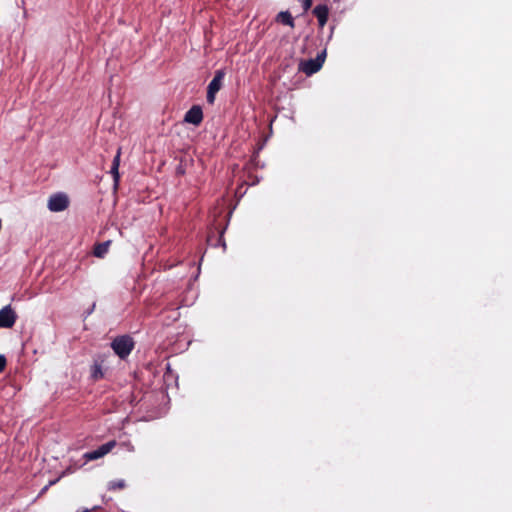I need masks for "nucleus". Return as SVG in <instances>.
Returning a JSON list of instances; mask_svg holds the SVG:
<instances>
[{
    "label": "nucleus",
    "instance_id": "nucleus-1",
    "mask_svg": "<svg viewBox=\"0 0 512 512\" xmlns=\"http://www.w3.org/2000/svg\"><path fill=\"white\" fill-rule=\"evenodd\" d=\"M111 347L117 356L125 359L133 350L134 341L129 335L118 336L112 341Z\"/></svg>",
    "mask_w": 512,
    "mask_h": 512
},
{
    "label": "nucleus",
    "instance_id": "nucleus-2",
    "mask_svg": "<svg viewBox=\"0 0 512 512\" xmlns=\"http://www.w3.org/2000/svg\"><path fill=\"white\" fill-rule=\"evenodd\" d=\"M224 77H225V72L223 69H219V70L215 71L214 77L207 87L206 99L209 104H214L216 94L220 91V89L223 86Z\"/></svg>",
    "mask_w": 512,
    "mask_h": 512
},
{
    "label": "nucleus",
    "instance_id": "nucleus-3",
    "mask_svg": "<svg viewBox=\"0 0 512 512\" xmlns=\"http://www.w3.org/2000/svg\"><path fill=\"white\" fill-rule=\"evenodd\" d=\"M326 52L318 54L316 58L302 61L299 65V70L310 76L316 72H318L324 61H325Z\"/></svg>",
    "mask_w": 512,
    "mask_h": 512
},
{
    "label": "nucleus",
    "instance_id": "nucleus-4",
    "mask_svg": "<svg viewBox=\"0 0 512 512\" xmlns=\"http://www.w3.org/2000/svg\"><path fill=\"white\" fill-rule=\"evenodd\" d=\"M69 205V199L64 193H56L48 200V209L52 212L64 211Z\"/></svg>",
    "mask_w": 512,
    "mask_h": 512
},
{
    "label": "nucleus",
    "instance_id": "nucleus-5",
    "mask_svg": "<svg viewBox=\"0 0 512 512\" xmlns=\"http://www.w3.org/2000/svg\"><path fill=\"white\" fill-rule=\"evenodd\" d=\"M18 316L11 305H6L0 310V328H12Z\"/></svg>",
    "mask_w": 512,
    "mask_h": 512
},
{
    "label": "nucleus",
    "instance_id": "nucleus-6",
    "mask_svg": "<svg viewBox=\"0 0 512 512\" xmlns=\"http://www.w3.org/2000/svg\"><path fill=\"white\" fill-rule=\"evenodd\" d=\"M116 446V441L115 440H112V441H109L103 445H101L100 447H98L96 450H93V451H90V452H86L84 455H83V458L86 460V461H93V460H97L99 458H102L104 457L105 455H107L109 452L112 451V449Z\"/></svg>",
    "mask_w": 512,
    "mask_h": 512
},
{
    "label": "nucleus",
    "instance_id": "nucleus-7",
    "mask_svg": "<svg viewBox=\"0 0 512 512\" xmlns=\"http://www.w3.org/2000/svg\"><path fill=\"white\" fill-rule=\"evenodd\" d=\"M184 121L199 126L203 121V111L199 105H193L185 114Z\"/></svg>",
    "mask_w": 512,
    "mask_h": 512
},
{
    "label": "nucleus",
    "instance_id": "nucleus-8",
    "mask_svg": "<svg viewBox=\"0 0 512 512\" xmlns=\"http://www.w3.org/2000/svg\"><path fill=\"white\" fill-rule=\"evenodd\" d=\"M312 13L317 18L319 27L323 28L328 21V16H329L328 6L326 4H319V5L315 6Z\"/></svg>",
    "mask_w": 512,
    "mask_h": 512
},
{
    "label": "nucleus",
    "instance_id": "nucleus-9",
    "mask_svg": "<svg viewBox=\"0 0 512 512\" xmlns=\"http://www.w3.org/2000/svg\"><path fill=\"white\" fill-rule=\"evenodd\" d=\"M91 378L93 381H98L104 377V372L102 368V362L94 361L93 365L90 369Z\"/></svg>",
    "mask_w": 512,
    "mask_h": 512
},
{
    "label": "nucleus",
    "instance_id": "nucleus-10",
    "mask_svg": "<svg viewBox=\"0 0 512 512\" xmlns=\"http://www.w3.org/2000/svg\"><path fill=\"white\" fill-rule=\"evenodd\" d=\"M110 243H111L110 241L97 243L93 249L94 256H96L98 258H103L108 252Z\"/></svg>",
    "mask_w": 512,
    "mask_h": 512
},
{
    "label": "nucleus",
    "instance_id": "nucleus-11",
    "mask_svg": "<svg viewBox=\"0 0 512 512\" xmlns=\"http://www.w3.org/2000/svg\"><path fill=\"white\" fill-rule=\"evenodd\" d=\"M277 20L287 26L294 27V19L290 12L282 11L277 15Z\"/></svg>",
    "mask_w": 512,
    "mask_h": 512
},
{
    "label": "nucleus",
    "instance_id": "nucleus-12",
    "mask_svg": "<svg viewBox=\"0 0 512 512\" xmlns=\"http://www.w3.org/2000/svg\"><path fill=\"white\" fill-rule=\"evenodd\" d=\"M119 163H120V150H118L116 156L113 159L112 166H111V174L113 175V179L115 183H118L119 181Z\"/></svg>",
    "mask_w": 512,
    "mask_h": 512
},
{
    "label": "nucleus",
    "instance_id": "nucleus-13",
    "mask_svg": "<svg viewBox=\"0 0 512 512\" xmlns=\"http://www.w3.org/2000/svg\"><path fill=\"white\" fill-rule=\"evenodd\" d=\"M125 487V483L123 480L113 481L110 483L109 489L116 490V489H123Z\"/></svg>",
    "mask_w": 512,
    "mask_h": 512
},
{
    "label": "nucleus",
    "instance_id": "nucleus-14",
    "mask_svg": "<svg viewBox=\"0 0 512 512\" xmlns=\"http://www.w3.org/2000/svg\"><path fill=\"white\" fill-rule=\"evenodd\" d=\"M312 6V0H303L302 7L304 12H307Z\"/></svg>",
    "mask_w": 512,
    "mask_h": 512
},
{
    "label": "nucleus",
    "instance_id": "nucleus-15",
    "mask_svg": "<svg viewBox=\"0 0 512 512\" xmlns=\"http://www.w3.org/2000/svg\"><path fill=\"white\" fill-rule=\"evenodd\" d=\"M6 358L3 355H0V373L3 372L6 368Z\"/></svg>",
    "mask_w": 512,
    "mask_h": 512
},
{
    "label": "nucleus",
    "instance_id": "nucleus-16",
    "mask_svg": "<svg viewBox=\"0 0 512 512\" xmlns=\"http://www.w3.org/2000/svg\"><path fill=\"white\" fill-rule=\"evenodd\" d=\"M76 512H89V510H88V509H85V510H78V511H76Z\"/></svg>",
    "mask_w": 512,
    "mask_h": 512
}]
</instances>
